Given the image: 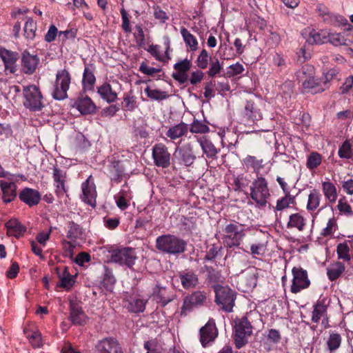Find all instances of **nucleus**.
<instances>
[{
    "label": "nucleus",
    "instance_id": "f257e3e1",
    "mask_svg": "<svg viewBox=\"0 0 353 353\" xmlns=\"http://www.w3.org/2000/svg\"><path fill=\"white\" fill-rule=\"evenodd\" d=\"M245 225L237 221L226 223L222 228V239L228 248H239L245 236Z\"/></svg>",
    "mask_w": 353,
    "mask_h": 353
},
{
    "label": "nucleus",
    "instance_id": "f03ea898",
    "mask_svg": "<svg viewBox=\"0 0 353 353\" xmlns=\"http://www.w3.org/2000/svg\"><path fill=\"white\" fill-rule=\"evenodd\" d=\"M186 242L172 234H163L158 236L156 239V248L163 253L168 254H179L185 252Z\"/></svg>",
    "mask_w": 353,
    "mask_h": 353
},
{
    "label": "nucleus",
    "instance_id": "7ed1b4c3",
    "mask_svg": "<svg viewBox=\"0 0 353 353\" xmlns=\"http://www.w3.org/2000/svg\"><path fill=\"white\" fill-rule=\"evenodd\" d=\"M250 197L260 207L266 205L267 199L270 196L267 180L262 176H257L250 186Z\"/></svg>",
    "mask_w": 353,
    "mask_h": 353
},
{
    "label": "nucleus",
    "instance_id": "20e7f679",
    "mask_svg": "<svg viewBox=\"0 0 353 353\" xmlns=\"http://www.w3.org/2000/svg\"><path fill=\"white\" fill-rule=\"evenodd\" d=\"M214 302L226 312H232L234 306L236 292L228 286L216 285L214 286Z\"/></svg>",
    "mask_w": 353,
    "mask_h": 353
},
{
    "label": "nucleus",
    "instance_id": "39448f33",
    "mask_svg": "<svg viewBox=\"0 0 353 353\" xmlns=\"http://www.w3.org/2000/svg\"><path fill=\"white\" fill-rule=\"evenodd\" d=\"M23 105L31 111H40L44 107L43 97L40 89L35 85L23 87Z\"/></svg>",
    "mask_w": 353,
    "mask_h": 353
},
{
    "label": "nucleus",
    "instance_id": "423d86ee",
    "mask_svg": "<svg viewBox=\"0 0 353 353\" xmlns=\"http://www.w3.org/2000/svg\"><path fill=\"white\" fill-rule=\"evenodd\" d=\"M71 77L66 69L60 70L56 74L52 97L56 100H63L68 97L67 92L69 90Z\"/></svg>",
    "mask_w": 353,
    "mask_h": 353
},
{
    "label": "nucleus",
    "instance_id": "0eeeda50",
    "mask_svg": "<svg viewBox=\"0 0 353 353\" xmlns=\"http://www.w3.org/2000/svg\"><path fill=\"white\" fill-rule=\"evenodd\" d=\"M252 334V326L247 317L244 316L235 321L234 342L236 347L241 348L248 343V337Z\"/></svg>",
    "mask_w": 353,
    "mask_h": 353
},
{
    "label": "nucleus",
    "instance_id": "6e6552de",
    "mask_svg": "<svg viewBox=\"0 0 353 353\" xmlns=\"http://www.w3.org/2000/svg\"><path fill=\"white\" fill-rule=\"evenodd\" d=\"M112 261L132 268L137 259L133 248L129 247L114 248L110 251Z\"/></svg>",
    "mask_w": 353,
    "mask_h": 353
},
{
    "label": "nucleus",
    "instance_id": "1a4fd4ad",
    "mask_svg": "<svg viewBox=\"0 0 353 353\" xmlns=\"http://www.w3.org/2000/svg\"><path fill=\"white\" fill-rule=\"evenodd\" d=\"M293 276L290 291L293 294H297L301 290L310 287L311 283L308 277L307 270L301 266L294 267L292 269Z\"/></svg>",
    "mask_w": 353,
    "mask_h": 353
},
{
    "label": "nucleus",
    "instance_id": "9d476101",
    "mask_svg": "<svg viewBox=\"0 0 353 353\" xmlns=\"http://www.w3.org/2000/svg\"><path fill=\"white\" fill-rule=\"evenodd\" d=\"M195 146V142L191 141L175 150L174 156L179 164L190 167L194 163L196 159L194 151Z\"/></svg>",
    "mask_w": 353,
    "mask_h": 353
},
{
    "label": "nucleus",
    "instance_id": "9b49d317",
    "mask_svg": "<svg viewBox=\"0 0 353 353\" xmlns=\"http://www.w3.org/2000/svg\"><path fill=\"white\" fill-rule=\"evenodd\" d=\"M263 102L260 99L246 100L243 116L246 121L255 122L262 119L261 108Z\"/></svg>",
    "mask_w": 353,
    "mask_h": 353
},
{
    "label": "nucleus",
    "instance_id": "f8f14e48",
    "mask_svg": "<svg viewBox=\"0 0 353 353\" xmlns=\"http://www.w3.org/2000/svg\"><path fill=\"white\" fill-rule=\"evenodd\" d=\"M206 299L207 296L205 292H193L184 298L181 314L185 316L187 313L192 311L194 307L203 305L205 303Z\"/></svg>",
    "mask_w": 353,
    "mask_h": 353
},
{
    "label": "nucleus",
    "instance_id": "ddd939ff",
    "mask_svg": "<svg viewBox=\"0 0 353 353\" xmlns=\"http://www.w3.org/2000/svg\"><path fill=\"white\" fill-rule=\"evenodd\" d=\"M152 155L155 165L163 168L170 166L171 155L163 143L155 144L152 148Z\"/></svg>",
    "mask_w": 353,
    "mask_h": 353
},
{
    "label": "nucleus",
    "instance_id": "4468645a",
    "mask_svg": "<svg viewBox=\"0 0 353 353\" xmlns=\"http://www.w3.org/2000/svg\"><path fill=\"white\" fill-rule=\"evenodd\" d=\"M123 301L125 307L132 313L143 312L148 302L147 299H142L139 294L135 293H127L124 296Z\"/></svg>",
    "mask_w": 353,
    "mask_h": 353
},
{
    "label": "nucleus",
    "instance_id": "2eb2a0df",
    "mask_svg": "<svg viewBox=\"0 0 353 353\" xmlns=\"http://www.w3.org/2000/svg\"><path fill=\"white\" fill-rule=\"evenodd\" d=\"M81 188L83 192L82 200L88 205L94 207L96 205L97 192L91 175L82 183Z\"/></svg>",
    "mask_w": 353,
    "mask_h": 353
},
{
    "label": "nucleus",
    "instance_id": "dca6fc26",
    "mask_svg": "<svg viewBox=\"0 0 353 353\" xmlns=\"http://www.w3.org/2000/svg\"><path fill=\"white\" fill-rule=\"evenodd\" d=\"M152 296L157 303H160L162 307H165L172 301L176 296L172 292L157 283L153 288Z\"/></svg>",
    "mask_w": 353,
    "mask_h": 353
},
{
    "label": "nucleus",
    "instance_id": "f3484780",
    "mask_svg": "<svg viewBox=\"0 0 353 353\" xmlns=\"http://www.w3.org/2000/svg\"><path fill=\"white\" fill-rule=\"evenodd\" d=\"M97 353H123L118 341L112 338H104L96 345Z\"/></svg>",
    "mask_w": 353,
    "mask_h": 353
},
{
    "label": "nucleus",
    "instance_id": "a211bd4d",
    "mask_svg": "<svg viewBox=\"0 0 353 353\" xmlns=\"http://www.w3.org/2000/svg\"><path fill=\"white\" fill-rule=\"evenodd\" d=\"M194 138L201 146L203 154H205L207 158L213 160L216 159L220 149L217 148L210 139L205 136L200 137L195 136Z\"/></svg>",
    "mask_w": 353,
    "mask_h": 353
},
{
    "label": "nucleus",
    "instance_id": "6ab92c4d",
    "mask_svg": "<svg viewBox=\"0 0 353 353\" xmlns=\"http://www.w3.org/2000/svg\"><path fill=\"white\" fill-rule=\"evenodd\" d=\"M218 332L214 320H209L200 330V341L203 347L215 339Z\"/></svg>",
    "mask_w": 353,
    "mask_h": 353
},
{
    "label": "nucleus",
    "instance_id": "aec40b11",
    "mask_svg": "<svg viewBox=\"0 0 353 353\" xmlns=\"http://www.w3.org/2000/svg\"><path fill=\"white\" fill-rule=\"evenodd\" d=\"M39 59L37 55L30 54L25 50L21 54V70L26 74H33L39 64Z\"/></svg>",
    "mask_w": 353,
    "mask_h": 353
},
{
    "label": "nucleus",
    "instance_id": "412c9836",
    "mask_svg": "<svg viewBox=\"0 0 353 353\" xmlns=\"http://www.w3.org/2000/svg\"><path fill=\"white\" fill-rule=\"evenodd\" d=\"M0 57L3 60L6 71L14 74L17 70V61L19 59L18 54L5 48H0Z\"/></svg>",
    "mask_w": 353,
    "mask_h": 353
},
{
    "label": "nucleus",
    "instance_id": "4be33fe9",
    "mask_svg": "<svg viewBox=\"0 0 353 353\" xmlns=\"http://www.w3.org/2000/svg\"><path fill=\"white\" fill-rule=\"evenodd\" d=\"M19 198L22 202L32 207L39 203L41 196L37 190L26 188L19 193Z\"/></svg>",
    "mask_w": 353,
    "mask_h": 353
},
{
    "label": "nucleus",
    "instance_id": "5701e85b",
    "mask_svg": "<svg viewBox=\"0 0 353 353\" xmlns=\"http://www.w3.org/2000/svg\"><path fill=\"white\" fill-rule=\"evenodd\" d=\"M66 172L57 166L53 168V179L56 183L55 192L59 196H63L67 192L65 187Z\"/></svg>",
    "mask_w": 353,
    "mask_h": 353
},
{
    "label": "nucleus",
    "instance_id": "b1692460",
    "mask_svg": "<svg viewBox=\"0 0 353 353\" xmlns=\"http://www.w3.org/2000/svg\"><path fill=\"white\" fill-rule=\"evenodd\" d=\"M75 106L82 114H90L95 112L96 105L88 96H81L75 101Z\"/></svg>",
    "mask_w": 353,
    "mask_h": 353
},
{
    "label": "nucleus",
    "instance_id": "393cba45",
    "mask_svg": "<svg viewBox=\"0 0 353 353\" xmlns=\"http://www.w3.org/2000/svg\"><path fill=\"white\" fill-rule=\"evenodd\" d=\"M0 188L3 192L2 199L4 203H10L17 197V185L14 183L0 180Z\"/></svg>",
    "mask_w": 353,
    "mask_h": 353
},
{
    "label": "nucleus",
    "instance_id": "a878e982",
    "mask_svg": "<svg viewBox=\"0 0 353 353\" xmlns=\"http://www.w3.org/2000/svg\"><path fill=\"white\" fill-rule=\"evenodd\" d=\"M179 278L182 286L186 290L194 288L199 284L198 275L191 270L180 272Z\"/></svg>",
    "mask_w": 353,
    "mask_h": 353
},
{
    "label": "nucleus",
    "instance_id": "bb28decb",
    "mask_svg": "<svg viewBox=\"0 0 353 353\" xmlns=\"http://www.w3.org/2000/svg\"><path fill=\"white\" fill-rule=\"evenodd\" d=\"M97 92L101 98L108 103L114 102L118 96L117 92L108 83H103L101 85L99 86L97 88Z\"/></svg>",
    "mask_w": 353,
    "mask_h": 353
},
{
    "label": "nucleus",
    "instance_id": "cd10ccee",
    "mask_svg": "<svg viewBox=\"0 0 353 353\" xmlns=\"http://www.w3.org/2000/svg\"><path fill=\"white\" fill-rule=\"evenodd\" d=\"M5 226L7 228L8 235L14 236L16 238H20L26 232V228L17 219L9 220Z\"/></svg>",
    "mask_w": 353,
    "mask_h": 353
},
{
    "label": "nucleus",
    "instance_id": "c85d7f7f",
    "mask_svg": "<svg viewBox=\"0 0 353 353\" xmlns=\"http://www.w3.org/2000/svg\"><path fill=\"white\" fill-rule=\"evenodd\" d=\"M55 270L60 281L58 286L70 289L74 285L75 281L74 277L69 273L68 268L64 266L62 271H61L60 268H56Z\"/></svg>",
    "mask_w": 353,
    "mask_h": 353
},
{
    "label": "nucleus",
    "instance_id": "c756f323",
    "mask_svg": "<svg viewBox=\"0 0 353 353\" xmlns=\"http://www.w3.org/2000/svg\"><path fill=\"white\" fill-rule=\"evenodd\" d=\"M84 230L77 223L74 221L68 223V230L67 232V237L74 243H77V240L85 239Z\"/></svg>",
    "mask_w": 353,
    "mask_h": 353
},
{
    "label": "nucleus",
    "instance_id": "7c9ffc66",
    "mask_svg": "<svg viewBox=\"0 0 353 353\" xmlns=\"http://www.w3.org/2000/svg\"><path fill=\"white\" fill-rule=\"evenodd\" d=\"M188 125L181 122L174 126L170 127L166 132L165 135L171 140H176L185 136L188 132Z\"/></svg>",
    "mask_w": 353,
    "mask_h": 353
},
{
    "label": "nucleus",
    "instance_id": "2f4dec72",
    "mask_svg": "<svg viewBox=\"0 0 353 353\" xmlns=\"http://www.w3.org/2000/svg\"><path fill=\"white\" fill-rule=\"evenodd\" d=\"M304 90L312 94H316L323 92L326 88L314 77L306 79L302 83Z\"/></svg>",
    "mask_w": 353,
    "mask_h": 353
},
{
    "label": "nucleus",
    "instance_id": "473e14b6",
    "mask_svg": "<svg viewBox=\"0 0 353 353\" xmlns=\"http://www.w3.org/2000/svg\"><path fill=\"white\" fill-rule=\"evenodd\" d=\"M70 319L74 324L83 325L86 322V315L81 307L72 303L70 305Z\"/></svg>",
    "mask_w": 353,
    "mask_h": 353
},
{
    "label": "nucleus",
    "instance_id": "72a5a7b5",
    "mask_svg": "<svg viewBox=\"0 0 353 353\" xmlns=\"http://www.w3.org/2000/svg\"><path fill=\"white\" fill-rule=\"evenodd\" d=\"M327 315V305L325 299L318 300L314 305L312 321L318 323L322 316Z\"/></svg>",
    "mask_w": 353,
    "mask_h": 353
},
{
    "label": "nucleus",
    "instance_id": "f704fd0d",
    "mask_svg": "<svg viewBox=\"0 0 353 353\" xmlns=\"http://www.w3.org/2000/svg\"><path fill=\"white\" fill-rule=\"evenodd\" d=\"M345 266L341 262L336 261L327 269V275L331 281L336 280L345 272Z\"/></svg>",
    "mask_w": 353,
    "mask_h": 353
},
{
    "label": "nucleus",
    "instance_id": "c9c22d12",
    "mask_svg": "<svg viewBox=\"0 0 353 353\" xmlns=\"http://www.w3.org/2000/svg\"><path fill=\"white\" fill-rule=\"evenodd\" d=\"M180 32L186 46L191 51H196L199 46L196 38L185 27L181 28Z\"/></svg>",
    "mask_w": 353,
    "mask_h": 353
},
{
    "label": "nucleus",
    "instance_id": "e433bc0d",
    "mask_svg": "<svg viewBox=\"0 0 353 353\" xmlns=\"http://www.w3.org/2000/svg\"><path fill=\"white\" fill-rule=\"evenodd\" d=\"M96 78L94 74V72L92 70H90L88 67H85L82 79V84L83 88L89 90H92Z\"/></svg>",
    "mask_w": 353,
    "mask_h": 353
},
{
    "label": "nucleus",
    "instance_id": "4c0bfd02",
    "mask_svg": "<svg viewBox=\"0 0 353 353\" xmlns=\"http://www.w3.org/2000/svg\"><path fill=\"white\" fill-rule=\"evenodd\" d=\"M323 194L326 199L330 202L334 203L337 199L336 188L333 183L329 181L322 183Z\"/></svg>",
    "mask_w": 353,
    "mask_h": 353
},
{
    "label": "nucleus",
    "instance_id": "58836bf2",
    "mask_svg": "<svg viewBox=\"0 0 353 353\" xmlns=\"http://www.w3.org/2000/svg\"><path fill=\"white\" fill-rule=\"evenodd\" d=\"M288 228H296L299 231H303L305 225V219L299 213H295L290 216Z\"/></svg>",
    "mask_w": 353,
    "mask_h": 353
},
{
    "label": "nucleus",
    "instance_id": "ea45409f",
    "mask_svg": "<svg viewBox=\"0 0 353 353\" xmlns=\"http://www.w3.org/2000/svg\"><path fill=\"white\" fill-rule=\"evenodd\" d=\"M295 203V197L290 193H285V196L277 200L275 210L282 211L290 207L291 204Z\"/></svg>",
    "mask_w": 353,
    "mask_h": 353
},
{
    "label": "nucleus",
    "instance_id": "a19ab883",
    "mask_svg": "<svg viewBox=\"0 0 353 353\" xmlns=\"http://www.w3.org/2000/svg\"><path fill=\"white\" fill-rule=\"evenodd\" d=\"M144 92L146 94L148 97L152 100L161 101L166 99L168 97V94L166 92L161 91L157 89H152L149 86H147L144 89Z\"/></svg>",
    "mask_w": 353,
    "mask_h": 353
},
{
    "label": "nucleus",
    "instance_id": "79ce46f5",
    "mask_svg": "<svg viewBox=\"0 0 353 353\" xmlns=\"http://www.w3.org/2000/svg\"><path fill=\"white\" fill-rule=\"evenodd\" d=\"M243 163L248 168H253L255 172H259L263 168V160L262 159H257L255 157L251 155H248L244 158Z\"/></svg>",
    "mask_w": 353,
    "mask_h": 353
},
{
    "label": "nucleus",
    "instance_id": "37998d69",
    "mask_svg": "<svg viewBox=\"0 0 353 353\" xmlns=\"http://www.w3.org/2000/svg\"><path fill=\"white\" fill-rule=\"evenodd\" d=\"M321 197V195L317 190H312L308 196L307 210L312 211L316 210L319 205Z\"/></svg>",
    "mask_w": 353,
    "mask_h": 353
},
{
    "label": "nucleus",
    "instance_id": "c03bdc74",
    "mask_svg": "<svg viewBox=\"0 0 353 353\" xmlns=\"http://www.w3.org/2000/svg\"><path fill=\"white\" fill-rule=\"evenodd\" d=\"M24 36L28 39H32L36 35L37 23L32 18H28L24 26Z\"/></svg>",
    "mask_w": 353,
    "mask_h": 353
},
{
    "label": "nucleus",
    "instance_id": "a18cd8bd",
    "mask_svg": "<svg viewBox=\"0 0 353 353\" xmlns=\"http://www.w3.org/2000/svg\"><path fill=\"white\" fill-rule=\"evenodd\" d=\"M336 254L339 259H342L345 261H350L351 259L350 248L346 243H341L337 245Z\"/></svg>",
    "mask_w": 353,
    "mask_h": 353
},
{
    "label": "nucleus",
    "instance_id": "49530a36",
    "mask_svg": "<svg viewBox=\"0 0 353 353\" xmlns=\"http://www.w3.org/2000/svg\"><path fill=\"white\" fill-rule=\"evenodd\" d=\"M342 337L338 333H332L330 334L328 340L327 341V345L328 350L330 352H333L337 350L341 343Z\"/></svg>",
    "mask_w": 353,
    "mask_h": 353
},
{
    "label": "nucleus",
    "instance_id": "de8ad7c7",
    "mask_svg": "<svg viewBox=\"0 0 353 353\" xmlns=\"http://www.w3.org/2000/svg\"><path fill=\"white\" fill-rule=\"evenodd\" d=\"M321 155L318 152H312L307 157L306 166L310 170H314L321 165Z\"/></svg>",
    "mask_w": 353,
    "mask_h": 353
},
{
    "label": "nucleus",
    "instance_id": "09e8293b",
    "mask_svg": "<svg viewBox=\"0 0 353 353\" xmlns=\"http://www.w3.org/2000/svg\"><path fill=\"white\" fill-rule=\"evenodd\" d=\"M143 347L146 353H165L162 346L155 340L145 341Z\"/></svg>",
    "mask_w": 353,
    "mask_h": 353
},
{
    "label": "nucleus",
    "instance_id": "8fccbe9b",
    "mask_svg": "<svg viewBox=\"0 0 353 353\" xmlns=\"http://www.w3.org/2000/svg\"><path fill=\"white\" fill-rule=\"evenodd\" d=\"M210 128L207 125L196 119L193 121L190 128L192 133L196 134H205L208 132Z\"/></svg>",
    "mask_w": 353,
    "mask_h": 353
},
{
    "label": "nucleus",
    "instance_id": "3c124183",
    "mask_svg": "<svg viewBox=\"0 0 353 353\" xmlns=\"http://www.w3.org/2000/svg\"><path fill=\"white\" fill-rule=\"evenodd\" d=\"M212 59L209 57L208 52L206 50L203 49L201 51L199 55L198 56L196 63V65L200 69H206L209 64V61Z\"/></svg>",
    "mask_w": 353,
    "mask_h": 353
},
{
    "label": "nucleus",
    "instance_id": "603ef678",
    "mask_svg": "<svg viewBox=\"0 0 353 353\" xmlns=\"http://www.w3.org/2000/svg\"><path fill=\"white\" fill-rule=\"evenodd\" d=\"M205 268L208 273V279L210 282L216 283L221 281L222 276L220 271L210 266H205Z\"/></svg>",
    "mask_w": 353,
    "mask_h": 353
},
{
    "label": "nucleus",
    "instance_id": "864d4df0",
    "mask_svg": "<svg viewBox=\"0 0 353 353\" xmlns=\"http://www.w3.org/2000/svg\"><path fill=\"white\" fill-rule=\"evenodd\" d=\"M339 156L342 159H350L352 156L351 144L348 140H346L339 148L338 152Z\"/></svg>",
    "mask_w": 353,
    "mask_h": 353
},
{
    "label": "nucleus",
    "instance_id": "5fc2aeb1",
    "mask_svg": "<svg viewBox=\"0 0 353 353\" xmlns=\"http://www.w3.org/2000/svg\"><path fill=\"white\" fill-rule=\"evenodd\" d=\"M222 69V65L219 61L216 58L211 59L210 66L209 70L207 71V74L210 77H214L216 74H219Z\"/></svg>",
    "mask_w": 353,
    "mask_h": 353
},
{
    "label": "nucleus",
    "instance_id": "6e6d98bb",
    "mask_svg": "<svg viewBox=\"0 0 353 353\" xmlns=\"http://www.w3.org/2000/svg\"><path fill=\"white\" fill-rule=\"evenodd\" d=\"M266 243L258 242L252 244L250 246V253L253 256H263L266 252Z\"/></svg>",
    "mask_w": 353,
    "mask_h": 353
},
{
    "label": "nucleus",
    "instance_id": "4d7b16f0",
    "mask_svg": "<svg viewBox=\"0 0 353 353\" xmlns=\"http://www.w3.org/2000/svg\"><path fill=\"white\" fill-rule=\"evenodd\" d=\"M250 182V178L243 174L238 175L234 180V183L238 190L248 187Z\"/></svg>",
    "mask_w": 353,
    "mask_h": 353
},
{
    "label": "nucleus",
    "instance_id": "13d9d810",
    "mask_svg": "<svg viewBox=\"0 0 353 353\" xmlns=\"http://www.w3.org/2000/svg\"><path fill=\"white\" fill-rule=\"evenodd\" d=\"M112 181L119 183L121 181L122 177L123 176L124 170L121 166H120L119 163H115L113 165V168L112 170Z\"/></svg>",
    "mask_w": 353,
    "mask_h": 353
},
{
    "label": "nucleus",
    "instance_id": "bf43d9fd",
    "mask_svg": "<svg viewBox=\"0 0 353 353\" xmlns=\"http://www.w3.org/2000/svg\"><path fill=\"white\" fill-rule=\"evenodd\" d=\"M77 29L72 28L65 31H60L58 34L59 40L64 43L68 39H73L77 36Z\"/></svg>",
    "mask_w": 353,
    "mask_h": 353
},
{
    "label": "nucleus",
    "instance_id": "052dcab7",
    "mask_svg": "<svg viewBox=\"0 0 353 353\" xmlns=\"http://www.w3.org/2000/svg\"><path fill=\"white\" fill-rule=\"evenodd\" d=\"M192 63L188 59L181 60L174 65V70L179 72L186 73L191 68Z\"/></svg>",
    "mask_w": 353,
    "mask_h": 353
},
{
    "label": "nucleus",
    "instance_id": "680f3d73",
    "mask_svg": "<svg viewBox=\"0 0 353 353\" xmlns=\"http://www.w3.org/2000/svg\"><path fill=\"white\" fill-rule=\"evenodd\" d=\"M24 332L34 347H39L41 345V335L39 332H34L30 335L28 334L26 329L24 330Z\"/></svg>",
    "mask_w": 353,
    "mask_h": 353
},
{
    "label": "nucleus",
    "instance_id": "e2e57ef3",
    "mask_svg": "<svg viewBox=\"0 0 353 353\" xmlns=\"http://www.w3.org/2000/svg\"><path fill=\"white\" fill-rule=\"evenodd\" d=\"M114 283V277L110 271L107 270L104 274L103 280V284L104 288L108 291H112Z\"/></svg>",
    "mask_w": 353,
    "mask_h": 353
},
{
    "label": "nucleus",
    "instance_id": "0e129e2a",
    "mask_svg": "<svg viewBox=\"0 0 353 353\" xmlns=\"http://www.w3.org/2000/svg\"><path fill=\"white\" fill-rule=\"evenodd\" d=\"M328 41L335 46L345 44V39L343 35L339 33H333L329 34Z\"/></svg>",
    "mask_w": 353,
    "mask_h": 353
},
{
    "label": "nucleus",
    "instance_id": "69168bd1",
    "mask_svg": "<svg viewBox=\"0 0 353 353\" xmlns=\"http://www.w3.org/2000/svg\"><path fill=\"white\" fill-rule=\"evenodd\" d=\"M154 17L156 19L159 20L161 23H165L168 20L169 17L167 13L163 11L159 6L153 7Z\"/></svg>",
    "mask_w": 353,
    "mask_h": 353
},
{
    "label": "nucleus",
    "instance_id": "338daca9",
    "mask_svg": "<svg viewBox=\"0 0 353 353\" xmlns=\"http://www.w3.org/2000/svg\"><path fill=\"white\" fill-rule=\"evenodd\" d=\"M77 244L76 243H74L73 241H63V246L64 249V254L65 256L69 258H72L74 254V249L75 248Z\"/></svg>",
    "mask_w": 353,
    "mask_h": 353
},
{
    "label": "nucleus",
    "instance_id": "774afa93",
    "mask_svg": "<svg viewBox=\"0 0 353 353\" xmlns=\"http://www.w3.org/2000/svg\"><path fill=\"white\" fill-rule=\"evenodd\" d=\"M244 71V68L242 64L239 63H236L235 64L231 65L228 68V71L227 72L228 75L229 77H234L238 74H242V72Z\"/></svg>",
    "mask_w": 353,
    "mask_h": 353
}]
</instances>
